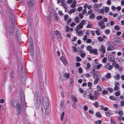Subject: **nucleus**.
<instances>
[{"mask_svg": "<svg viewBox=\"0 0 124 124\" xmlns=\"http://www.w3.org/2000/svg\"><path fill=\"white\" fill-rule=\"evenodd\" d=\"M120 78V76L118 74H117L114 77V78L115 79L118 80Z\"/></svg>", "mask_w": 124, "mask_h": 124, "instance_id": "obj_30", "label": "nucleus"}, {"mask_svg": "<svg viewBox=\"0 0 124 124\" xmlns=\"http://www.w3.org/2000/svg\"><path fill=\"white\" fill-rule=\"evenodd\" d=\"M102 5V3L99 4L95 3L94 4V10L97 12H100V8Z\"/></svg>", "mask_w": 124, "mask_h": 124, "instance_id": "obj_3", "label": "nucleus"}, {"mask_svg": "<svg viewBox=\"0 0 124 124\" xmlns=\"http://www.w3.org/2000/svg\"><path fill=\"white\" fill-rule=\"evenodd\" d=\"M69 17V16L68 15H65L64 16V20L65 21H66Z\"/></svg>", "mask_w": 124, "mask_h": 124, "instance_id": "obj_57", "label": "nucleus"}, {"mask_svg": "<svg viewBox=\"0 0 124 124\" xmlns=\"http://www.w3.org/2000/svg\"><path fill=\"white\" fill-rule=\"evenodd\" d=\"M45 102V104L46 103H49V102L48 99L47 98L46 96H44L43 98V104H44V103Z\"/></svg>", "mask_w": 124, "mask_h": 124, "instance_id": "obj_15", "label": "nucleus"}, {"mask_svg": "<svg viewBox=\"0 0 124 124\" xmlns=\"http://www.w3.org/2000/svg\"><path fill=\"white\" fill-rule=\"evenodd\" d=\"M54 33L56 35H57L60 33L57 30H56L54 31Z\"/></svg>", "mask_w": 124, "mask_h": 124, "instance_id": "obj_55", "label": "nucleus"}, {"mask_svg": "<svg viewBox=\"0 0 124 124\" xmlns=\"http://www.w3.org/2000/svg\"><path fill=\"white\" fill-rule=\"evenodd\" d=\"M60 60L64 65L67 66H68L69 64L64 57L63 56H62Z\"/></svg>", "mask_w": 124, "mask_h": 124, "instance_id": "obj_8", "label": "nucleus"}, {"mask_svg": "<svg viewBox=\"0 0 124 124\" xmlns=\"http://www.w3.org/2000/svg\"><path fill=\"white\" fill-rule=\"evenodd\" d=\"M85 24V21L84 20H82L81 22L76 26V28L75 29V30L77 34L78 35H80L83 33V32L81 30L78 31L79 29H82L83 26Z\"/></svg>", "mask_w": 124, "mask_h": 124, "instance_id": "obj_1", "label": "nucleus"}, {"mask_svg": "<svg viewBox=\"0 0 124 124\" xmlns=\"http://www.w3.org/2000/svg\"><path fill=\"white\" fill-rule=\"evenodd\" d=\"M39 93L38 92H36L34 94V101H35V104L36 108L38 109L39 107L40 101V98L39 97Z\"/></svg>", "mask_w": 124, "mask_h": 124, "instance_id": "obj_2", "label": "nucleus"}, {"mask_svg": "<svg viewBox=\"0 0 124 124\" xmlns=\"http://www.w3.org/2000/svg\"><path fill=\"white\" fill-rule=\"evenodd\" d=\"M95 32L96 34L98 35H100L101 33V32L98 30H96L95 31Z\"/></svg>", "mask_w": 124, "mask_h": 124, "instance_id": "obj_51", "label": "nucleus"}, {"mask_svg": "<svg viewBox=\"0 0 124 124\" xmlns=\"http://www.w3.org/2000/svg\"><path fill=\"white\" fill-rule=\"evenodd\" d=\"M100 51H101L102 54H104L105 53V48L104 46L102 45L101 47V49H99Z\"/></svg>", "mask_w": 124, "mask_h": 124, "instance_id": "obj_10", "label": "nucleus"}, {"mask_svg": "<svg viewBox=\"0 0 124 124\" xmlns=\"http://www.w3.org/2000/svg\"><path fill=\"white\" fill-rule=\"evenodd\" d=\"M63 77L67 79L69 78L70 76V75L69 73H64L63 75Z\"/></svg>", "mask_w": 124, "mask_h": 124, "instance_id": "obj_19", "label": "nucleus"}, {"mask_svg": "<svg viewBox=\"0 0 124 124\" xmlns=\"http://www.w3.org/2000/svg\"><path fill=\"white\" fill-rule=\"evenodd\" d=\"M82 71H83L82 69L81 68L79 67V68L78 71H79V73H80L81 74L82 73Z\"/></svg>", "mask_w": 124, "mask_h": 124, "instance_id": "obj_61", "label": "nucleus"}, {"mask_svg": "<svg viewBox=\"0 0 124 124\" xmlns=\"http://www.w3.org/2000/svg\"><path fill=\"white\" fill-rule=\"evenodd\" d=\"M114 66H115L116 69H118L119 67V66L118 64H116L115 65H113Z\"/></svg>", "mask_w": 124, "mask_h": 124, "instance_id": "obj_60", "label": "nucleus"}, {"mask_svg": "<svg viewBox=\"0 0 124 124\" xmlns=\"http://www.w3.org/2000/svg\"><path fill=\"white\" fill-rule=\"evenodd\" d=\"M75 20L76 22L77 23H78L79 22V18L78 17H76L75 18Z\"/></svg>", "mask_w": 124, "mask_h": 124, "instance_id": "obj_46", "label": "nucleus"}, {"mask_svg": "<svg viewBox=\"0 0 124 124\" xmlns=\"http://www.w3.org/2000/svg\"><path fill=\"white\" fill-rule=\"evenodd\" d=\"M89 17L91 19H93L94 18H95V14L93 13H92L90 16Z\"/></svg>", "mask_w": 124, "mask_h": 124, "instance_id": "obj_32", "label": "nucleus"}, {"mask_svg": "<svg viewBox=\"0 0 124 124\" xmlns=\"http://www.w3.org/2000/svg\"><path fill=\"white\" fill-rule=\"evenodd\" d=\"M80 52L82 53H81L80 56L82 58H84L85 56V53H82V50H80Z\"/></svg>", "mask_w": 124, "mask_h": 124, "instance_id": "obj_28", "label": "nucleus"}, {"mask_svg": "<svg viewBox=\"0 0 124 124\" xmlns=\"http://www.w3.org/2000/svg\"><path fill=\"white\" fill-rule=\"evenodd\" d=\"M87 36L86 35H85L83 38V39L84 41H86L87 39Z\"/></svg>", "mask_w": 124, "mask_h": 124, "instance_id": "obj_62", "label": "nucleus"}, {"mask_svg": "<svg viewBox=\"0 0 124 124\" xmlns=\"http://www.w3.org/2000/svg\"><path fill=\"white\" fill-rule=\"evenodd\" d=\"M76 3V1L75 0H74L73 1V3L71 5V7L72 8H74L75 7Z\"/></svg>", "mask_w": 124, "mask_h": 124, "instance_id": "obj_26", "label": "nucleus"}, {"mask_svg": "<svg viewBox=\"0 0 124 124\" xmlns=\"http://www.w3.org/2000/svg\"><path fill=\"white\" fill-rule=\"evenodd\" d=\"M116 43L117 45L119 46L121 44V42L120 40H117L116 41Z\"/></svg>", "mask_w": 124, "mask_h": 124, "instance_id": "obj_29", "label": "nucleus"}, {"mask_svg": "<svg viewBox=\"0 0 124 124\" xmlns=\"http://www.w3.org/2000/svg\"><path fill=\"white\" fill-rule=\"evenodd\" d=\"M87 98L91 100H95V97L94 96L92 95L91 93H90L87 96Z\"/></svg>", "mask_w": 124, "mask_h": 124, "instance_id": "obj_14", "label": "nucleus"}, {"mask_svg": "<svg viewBox=\"0 0 124 124\" xmlns=\"http://www.w3.org/2000/svg\"><path fill=\"white\" fill-rule=\"evenodd\" d=\"M97 39L98 40L100 41H102L104 40L103 38L100 37H98L97 38Z\"/></svg>", "mask_w": 124, "mask_h": 124, "instance_id": "obj_45", "label": "nucleus"}, {"mask_svg": "<svg viewBox=\"0 0 124 124\" xmlns=\"http://www.w3.org/2000/svg\"><path fill=\"white\" fill-rule=\"evenodd\" d=\"M64 114H65L64 112H63L62 113L61 117V121H62V120H63V116H64Z\"/></svg>", "mask_w": 124, "mask_h": 124, "instance_id": "obj_35", "label": "nucleus"}, {"mask_svg": "<svg viewBox=\"0 0 124 124\" xmlns=\"http://www.w3.org/2000/svg\"><path fill=\"white\" fill-rule=\"evenodd\" d=\"M36 4L35 0H30L28 2V5L29 6L33 7H34Z\"/></svg>", "mask_w": 124, "mask_h": 124, "instance_id": "obj_6", "label": "nucleus"}, {"mask_svg": "<svg viewBox=\"0 0 124 124\" xmlns=\"http://www.w3.org/2000/svg\"><path fill=\"white\" fill-rule=\"evenodd\" d=\"M45 110V114L46 115H48L49 113V110L48 108L44 109Z\"/></svg>", "mask_w": 124, "mask_h": 124, "instance_id": "obj_27", "label": "nucleus"}, {"mask_svg": "<svg viewBox=\"0 0 124 124\" xmlns=\"http://www.w3.org/2000/svg\"><path fill=\"white\" fill-rule=\"evenodd\" d=\"M76 24L74 22H72L69 25L71 27H73L76 25Z\"/></svg>", "mask_w": 124, "mask_h": 124, "instance_id": "obj_56", "label": "nucleus"}, {"mask_svg": "<svg viewBox=\"0 0 124 124\" xmlns=\"http://www.w3.org/2000/svg\"><path fill=\"white\" fill-rule=\"evenodd\" d=\"M97 88L98 90V91H100L102 90L101 87L99 85H98L97 86Z\"/></svg>", "mask_w": 124, "mask_h": 124, "instance_id": "obj_33", "label": "nucleus"}, {"mask_svg": "<svg viewBox=\"0 0 124 124\" xmlns=\"http://www.w3.org/2000/svg\"><path fill=\"white\" fill-rule=\"evenodd\" d=\"M110 31L108 29H106L104 31L105 33L107 34H109L110 33Z\"/></svg>", "mask_w": 124, "mask_h": 124, "instance_id": "obj_40", "label": "nucleus"}, {"mask_svg": "<svg viewBox=\"0 0 124 124\" xmlns=\"http://www.w3.org/2000/svg\"><path fill=\"white\" fill-rule=\"evenodd\" d=\"M45 102L44 103V104H43V107L44 109H47L48 108L49 106V103H46L45 104Z\"/></svg>", "mask_w": 124, "mask_h": 124, "instance_id": "obj_24", "label": "nucleus"}, {"mask_svg": "<svg viewBox=\"0 0 124 124\" xmlns=\"http://www.w3.org/2000/svg\"><path fill=\"white\" fill-rule=\"evenodd\" d=\"M20 98L21 102L22 105L24 106L25 105V98L23 91L21 90L20 93Z\"/></svg>", "mask_w": 124, "mask_h": 124, "instance_id": "obj_4", "label": "nucleus"}, {"mask_svg": "<svg viewBox=\"0 0 124 124\" xmlns=\"http://www.w3.org/2000/svg\"><path fill=\"white\" fill-rule=\"evenodd\" d=\"M94 80L93 82V84L94 85H95L98 82L99 80V78L96 75H95L94 76Z\"/></svg>", "mask_w": 124, "mask_h": 124, "instance_id": "obj_9", "label": "nucleus"}, {"mask_svg": "<svg viewBox=\"0 0 124 124\" xmlns=\"http://www.w3.org/2000/svg\"><path fill=\"white\" fill-rule=\"evenodd\" d=\"M57 36V37L58 40H59L62 38V35L60 33L59 35H58Z\"/></svg>", "mask_w": 124, "mask_h": 124, "instance_id": "obj_36", "label": "nucleus"}, {"mask_svg": "<svg viewBox=\"0 0 124 124\" xmlns=\"http://www.w3.org/2000/svg\"><path fill=\"white\" fill-rule=\"evenodd\" d=\"M94 106L96 108H97L99 106L97 102H95L94 104Z\"/></svg>", "mask_w": 124, "mask_h": 124, "instance_id": "obj_63", "label": "nucleus"}, {"mask_svg": "<svg viewBox=\"0 0 124 124\" xmlns=\"http://www.w3.org/2000/svg\"><path fill=\"white\" fill-rule=\"evenodd\" d=\"M104 11L106 13H107L109 10V8L107 7H104Z\"/></svg>", "mask_w": 124, "mask_h": 124, "instance_id": "obj_31", "label": "nucleus"}, {"mask_svg": "<svg viewBox=\"0 0 124 124\" xmlns=\"http://www.w3.org/2000/svg\"><path fill=\"white\" fill-rule=\"evenodd\" d=\"M53 19L54 21L58 22L59 20V18L57 14H54V15Z\"/></svg>", "mask_w": 124, "mask_h": 124, "instance_id": "obj_13", "label": "nucleus"}, {"mask_svg": "<svg viewBox=\"0 0 124 124\" xmlns=\"http://www.w3.org/2000/svg\"><path fill=\"white\" fill-rule=\"evenodd\" d=\"M114 29L116 30L119 31L120 29V28L118 25H116L114 27Z\"/></svg>", "mask_w": 124, "mask_h": 124, "instance_id": "obj_48", "label": "nucleus"}, {"mask_svg": "<svg viewBox=\"0 0 124 124\" xmlns=\"http://www.w3.org/2000/svg\"><path fill=\"white\" fill-rule=\"evenodd\" d=\"M101 93H100L98 91H96L94 93V95L95 97V100H96L98 98L99 95H100Z\"/></svg>", "mask_w": 124, "mask_h": 124, "instance_id": "obj_11", "label": "nucleus"}, {"mask_svg": "<svg viewBox=\"0 0 124 124\" xmlns=\"http://www.w3.org/2000/svg\"><path fill=\"white\" fill-rule=\"evenodd\" d=\"M108 47L107 48L108 51H110L114 50L115 48V46L114 44L112 43L109 42L108 44Z\"/></svg>", "mask_w": 124, "mask_h": 124, "instance_id": "obj_5", "label": "nucleus"}, {"mask_svg": "<svg viewBox=\"0 0 124 124\" xmlns=\"http://www.w3.org/2000/svg\"><path fill=\"white\" fill-rule=\"evenodd\" d=\"M110 122L111 124H116V122L113 119H111L110 120Z\"/></svg>", "mask_w": 124, "mask_h": 124, "instance_id": "obj_53", "label": "nucleus"}, {"mask_svg": "<svg viewBox=\"0 0 124 124\" xmlns=\"http://www.w3.org/2000/svg\"><path fill=\"white\" fill-rule=\"evenodd\" d=\"M92 49V46H88L87 47V50L88 51H89V52Z\"/></svg>", "mask_w": 124, "mask_h": 124, "instance_id": "obj_47", "label": "nucleus"}, {"mask_svg": "<svg viewBox=\"0 0 124 124\" xmlns=\"http://www.w3.org/2000/svg\"><path fill=\"white\" fill-rule=\"evenodd\" d=\"M90 52L92 54L93 53L94 54H97V50L96 49L93 50L92 49L90 51Z\"/></svg>", "mask_w": 124, "mask_h": 124, "instance_id": "obj_21", "label": "nucleus"}, {"mask_svg": "<svg viewBox=\"0 0 124 124\" xmlns=\"http://www.w3.org/2000/svg\"><path fill=\"white\" fill-rule=\"evenodd\" d=\"M103 22L102 20H101L99 22L98 24L99 25L101 26L103 24Z\"/></svg>", "mask_w": 124, "mask_h": 124, "instance_id": "obj_58", "label": "nucleus"}, {"mask_svg": "<svg viewBox=\"0 0 124 124\" xmlns=\"http://www.w3.org/2000/svg\"><path fill=\"white\" fill-rule=\"evenodd\" d=\"M107 89L110 93H112L113 91V89L112 88H108Z\"/></svg>", "mask_w": 124, "mask_h": 124, "instance_id": "obj_52", "label": "nucleus"}, {"mask_svg": "<svg viewBox=\"0 0 124 124\" xmlns=\"http://www.w3.org/2000/svg\"><path fill=\"white\" fill-rule=\"evenodd\" d=\"M72 100L74 102H76L77 101V100L75 96L74 95H72L71 97Z\"/></svg>", "mask_w": 124, "mask_h": 124, "instance_id": "obj_25", "label": "nucleus"}, {"mask_svg": "<svg viewBox=\"0 0 124 124\" xmlns=\"http://www.w3.org/2000/svg\"><path fill=\"white\" fill-rule=\"evenodd\" d=\"M109 98L112 100L115 101L116 100V98L113 96H109Z\"/></svg>", "mask_w": 124, "mask_h": 124, "instance_id": "obj_37", "label": "nucleus"}, {"mask_svg": "<svg viewBox=\"0 0 124 124\" xmlns=\"http://www.w3.org/2000/svg\"><path fill=\"white\" fill-rule=\"evenodd\" d=\"M92 26V24L91 23H88V25L86 26V28H91Z\"/></svg>", "mask_w": 124, "mask_h": 124, "instance_id": "obj_41", "label": "nucleus"}, {"mask_svg": "<svg viewBox=\"0 0 124 124\" xmlns=\"http://www.w3.org/2000/svg\"><path fill=\"white\" fill-rule=\"evenodd\" d=\"M72 49L73 52H75L77 51V47L76 46H72Z\"/></svg>", "mask_w": 124, "mask_h": 124, "instance_id": "obj_44", "label": "nucleus"}, {"mask_svg": "<svg viewBox=\"0 0 124 124\" xmlns=\"http://www.w3.org/2000/svg\"><path fill=\"white\" fill-rule=\"evenodd\" d=\"M113 66L111 65H109L108 64H106L104 66V68L109 70H111L113 68Z\"/></svg>", "mask_w": 124, "mask_h": 124, "instance_id": "obj_12", "label": "nucleus"}, {"mask_svg": "<svg viewBox=\"0 0 124 124\" xmlns=\"http://www.w3.org/2000/svg\"><path fill=\"white\" fill-rule=\"evenodd\" d=\"M83 108L84 110L85 111H86L88 109V107L86 106H84L83 107Z\"/></svg>", "mask_w": 124, "mask_h": 124, "instance_id": "obj_64", "label": "nucleus"}, {"mask_svg": "<svg viewBox=\"0 0 124 124\" xmlns=\"http://www.w3.org/2000/svg\"><path fill=\"white\" fill-rule=\"evenodd\" d=\"M102 66V65L101 64L97 65L96 66V68L97 69H99Z\"/></svg>", "mask_w": 124, "mask_h": 124, "instance_id": "obj_43", "label": "nucleus"}, {"mask_svg": "<svg viewBox=\"0 0 124 124\" xmlns=\"http://www.w3.org/2000/svg\"><path fill=\"white\" fill-rule=\"evenodd\" d=\"M90 64L89 63H87L86 67V69L87 70L89 69L90 67Z\"/></svg>", "mask_w": 124, "mask_h": 124, "instance_id": "obj_54", "label": "nucleus"}, {"mask_svg": "<svg viewBox=\"0 0 124 124\" xmlns=\"http://www.w3.org/2000/svg\"><path fill=\"white\" fill-rule=\"evenodd\" d=\"M11 104L14 107H17L20 106V104L14 100H12L11 101Z\"/></svg>", "mask_w": 124, "mask_h": 124, "instance_id": "obj_7", "label": "nucleus"}, {"mask_svg": "<svg viewBox=\"0 0 124 124\" xmlns=\"http://www.w3.org/2000/svg\"><path fill=\"white\" fill-rule=\"evenodd\" d=\"M76 10V9L75 8H73L70 9V11H68L69 14L71 15L72 13H74Z\"/></svg>", "mask_w": 124, "mask_h": 124, "instance_id": "obj_20", "label": "nucleus"}, {"mask_svg": "<svg viewBox=\"0 0 124 124\" xmlns=\"http://www.w3.org/2000/svg\"><path fill=\"white\" fill-rule=\"evenodd\" d=\"M104 77L107 78H111V75L110 73H107Z\"/></svg>", "mask_w": 124, "mask_h": 124, "instance_id": "obj_22", "label": "nucleus"}, {"mask_svg": "<svg viewBox=\"0 0 124 124\" xmlns=\"http://www.w3.org/2000/svg\"><path fill=\"white\" fill-rule=\"evenodd\" d=\"M92 42L91 40L90 39H87V40H86L85 41V42L86 43H91Z\"/></svg>", "mask_w": 124, "mask_h": 124, "instance_id": "obj_50", "label": "nucleus"}, {"mask_svg": "<svg viewBox=\"0 0 124 124\" xmlns=\"http://www.w3.org/2000/svg\"><path fill=\"white\" fill-rule=\"evenodd\" d=\"M33 43V42L32 39H31V41H30L29 42V44L30 46L31 49L32 50H33L34 48Z\"/></svg>", "mask_w": 124, "mask_h": 124, "instance_id": "obj_16", "label": "nucleus"}, {"mask_svg": "<svg viewBox=\"0 0 124 124\" xmlns=\"http://www.w3.org/2000/svg\"><path fill=\"white\" fill-rule=\"evenodd\" d=\"M105 114L108 117H110L112 115V114L111 113V111H108L105 112Z\"/></svg>", "mask_w": 124, "mask_h": 124, "instance_id": "obj_17", "label": "nucleus"}, {"mask_svg": "<svg viewBox=\"0 0 124 124\" xmlns=\"http://www.w3.org/2000/svg\"><path fill=\"white\" fill-rule=\"evenodd\" d=\"M102 122L101 120H98L95 122V124H100Z\"/></svg>", "mask_w": 124, "mask_h": 124, "instance_id": "obj_38", "label": "nucleus"}, {"mask_svg": "<svg viewBox=\"0 0 124 124\" xmlns=\"http://www.w3.org/2000/svg\"><path fill=\"white\" fill-rule=\"evenodd\" d=\"M16 108L17 112V114L18 115H19V114H20L21 111V109L20 107V106H19V107H17Z\"/></svg>", "mask_w": 124, "mask_h": 124, "instance_id": "obj_23", "label": "nucleus"}, {"mask_svg": "<svg viewBox=\"0 0 124 124\" xmlns=\"http://www.w3.org/2000/svg\"><path fill=\"white\" fill-rule=\"evenodd\" d=\"M107 58L106 57H104L102 59V62L104 63H105L107 61Z\"/></svg>", "mask_w": 124, "mask_h": 124, "instance_id": "obj_42", "label": "nucleus"}, {"mask_svg": "<svg viewBox=\"0 0 124 124\" xmlns=\"http://www.w3.org/2000/svg\"><path fill=\"white\" fill-rule=\"evenodd\" d=\"M108 92L107 90H104L102 91V94H106L108 93Z\"/></svg>", "mask_w": 124, "mask_h": 124, "instance_id": "obj_49", "label": "nucleus"}, {"mask_svg": "<svg viewBox=\"0 0 124 124\" xmlns=\"http://www.w3.org/2000/svg\"><path fill=\"white\" fill-rule=\"evenodd\" d=\"M100 11L101 14H104V10L103 8H101L100 9Z\"/></svg>", "mask_w": 124, "mask_h": 124, "instance_id": "obj_59", "label": "nucleus"}, {"mask_svg": "<svg viewBox=\"0 0 124 124\" xmlns=\"http://www.w3.org/2000/svg\"><path fill=\"white\" fill-rule=\"evenodd\" d=\"M108 59L111 62H113L114 61V58L111 55H110L108 56Z\"/></svg>", "mask_w": 124, "mask_h": 124, "instance_id": "obj_18", "label": "nucleus"}, {"mask_svg": "<svg viewBox=\"0 0 124 124\" xmlns=\"http://www.w3.org/2000/svg\"><path fill=\"white\" fill-rule=\"evenodd\" d=\"M71 22V18H69L68 19L67 22V24L69 25L70 24V23Z\"/></svg>", "mask_w": 124, "mask_h": 124, "instance_id": "obj_34", "label": "nucleus"}, {"mask_svg": "<svg viewBox=\"0 0 124 124\" xmlns=\"http://www.w3.org/2000/svg\"><path fill=\"white\" fill-rule=\"evenodd\" d=\"M96 115L97 117L99 118H100L101 116V114L99 112L96 113Z\"/></svg>", "mask_w": 124, "mask_h": 124, "instance_id": "obj_39", "label": "nucleus"}]
</instances>
